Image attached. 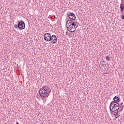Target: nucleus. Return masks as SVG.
I'll return each instance as SVG.
<instances>
[{
  "label": "nucleus",
  "mask_w": 124,
  "mask_h": 124,
  "mask_svg": "<svg viewBox=\"0 0 124 124\" xmlns=\"http://www.w3.org/2000/svg\"><path fill=\"white\" fill-rule=\"evenodd\" d=\"M124 105H122V106H121V107H120V108H121L118 111L119 113H120V112H122V111H123V110L124 109Z\"/></svg>",
  "instance_id": "obj_13"
},
{
  "label": "nucleus",
  "mask_w": 124,
  "mask_h": 124,
  "mask_svg": "<svg viewBox=\"0 0 124 124\" xmlns=\"http://www.w3.org/2000/svg\"><path fill=\"white\" fill-rule=\"evenodd\" d=\"M66 34H67V32H66Z\"/></svg>",
  "instance_id": "obj_20"
},
{
  "label": "nucleus",
  "mask_w": 124,
  "mask_h": 124,
  "mask_svg": "<svg viewBox=\"0 0 124 124\" xmlns=\"http://www.w3.org/2000/svg\"><path fill=\"white\" fill-rule=\"evenodd\" d=\"M76 24H77V22H75L74 21H73L72 23L70 24L71 26H73V27H77Z\"/></svg>",
  "instance_id": "obj_12"
},
{
  "label": "nucleus",
  "mask_w": 124,
  "mask_h": 124,
  "mask_svg": "<svg viewBox=\"0 0 124 124\" xmlns=\"http://www.w3.org/2000/svg\"><path fill=\"white\" fill-rule=\"evenodd\" d=\"M121 19H124V16H121Z\"/></svg>",
  "instance_id": "obj_16"
},
{
  "label": "nucleus",
  "mask_w": 124,
  "mask_h": 124,
  "mask_svg": "<svg viewBox=\"0 0 124 124\" xmlns=\"http://www.w3.org/2000/svg\"><path fill=\"white\" fill-rule=\"evenodd\" d=\"M113 100H114V102H117V103H118V102H120V100L119 97H118L117 96H115L113 98Z\"/></svg>",
  "instance_id": "obj_8"
},
{
  "label": "nucleus",
  "mask_w": 124,
  "mask_h": 124,
  "mask_svg": "<svg viewBox=\"0 0 124 124\" xmlns=\"http://www.w3.org/2000/svg\"><path fill=\"white\" fill-rule=\"evenodd\" d=\"M120 109V104L118 102L112 101L110 103L109 105V109L111 112H118Z\"/></svg>",
  "instance_id": "obj_2"
},
{
  "label": "nucleus",
  "mask_w": 124,
  "mask_h": 124,
  "mask_svg": "<svg viewBox=\"0 0 124 124\" xmlns=\"http://www.w3.org/2000/svg\"><path fill=\"white\" fill-rule=\"evenodd\" d=\"M68 27H69V29H71L73 26L70 24L69 25H68Z\"/></svg>",
  "instance_id": "obj_15"
},
{
  "label": "nucleus",
  "mask_w": 124,
  "mask_h": 124,
  "mask_svg": "<svg viewBox=\"0 0 124 124\" xmlns=\"http://www.w3.org/2000/svg\"><path fill=\"white\" fill-rule=\"evenodd\" d=\"M14 27H15V29H19V30H25L26 28V24L24 21H19L18 23V24H15Z\"/></svg>",
  "instance_id": "obj_3"
},
{
  "label": "nucleus",
  "mask_w": 124,
  "mask_h": 124,
  "mask_svg": "<svg viewBox=\"0 0 124 124\" xmlns=\"http://www.w3.org/2000/svg\"><path fill=\"white\" fill-rule=\"evenodd\" d=\"M114 113H116V114H114V116H115L116 119H118L119 117H120V113L118 111H115Z\"/></svg>",
  "instance_id": "obj_9"
},
{
  "label": "nucleus",
  "mask_w": 124,
  "mask_h": 124,
  "mask_svg": "<svg viewBox=\"0 0 124 124\" xmlns=\"http://www.w3.org/2000/svg\"><path fill=\"white\" fill-rule=\"evenodd\" d=\"M73 20H69L66 22V26H69L70 25H71L72 22Z\"/></svg>",
  "instance_id": "obj_10"
},
{
  "label": "nucleus",
  "mask_w": 124,
  "mask_h": 124,
  "mask_svg": "<svg viewBox=\"0 0 124 124\" xmlns=\"http://www.w3.org/2000/svg\"><path fill=\"white\" fill-rule=\"evenodd\" d=\"M67 29L68 30H68H69V26H68L67 25Z\"/></svg>",
  "instance_id": "obj_17"
},
{
  "label": "nucleus",
  "mask_w": 124,
  "mask_h": 124,
  "mask_svg": "<svg viewBox=\"0 0 124 124\" xmlns=\"http://www.w3.org/2000/svg\"><path fill=\"white\" fill-rule=\"evenodd\" d=\"M16 124H19V122H16Z\"/></svg>",
  "instance_id": "obj_19"
},
{
  "label": "nucleus",
  "mask_w": 124,
  "mask_h": 124,
  "mask_svg": "<svg viewBox=\"0 0 124 124\" xmlns=\"http://www.w3.org/2000/svg\"><path fill=\"white\" fill-rule=\"evenodd\" d=\"M76 28H77V26H73L71 28H70L69 30H68V31L71 32H74V31H76Z\"/></svg>",
  "instance_id": "obj_7"
},
{
  "label": "nucleus",
  "mask_w": 124,
  "mask_h": 124,
  "mask_svg": "<svg viewBox=\"0 0 124 124\" xmlns=\"http://www.w3.org/2000/svg\"><path fill=\"white\" fill-rule=\"evenodd\" d=\"M106 60L107 61H110V58H109V57H108V56H107L106 57Z\"/></svg>",
  "instance_id": "obj_14"
},
{
  "label": "nucleus",
  "mask_w": 124,
  "mask_h": 124,
  "mask_svg": "<svg viewBox=\"0 0 124 124\" xmlns=\"http://www.w3.org/2000/svg\"><path fill=\"white\" fill-rule=\"evenodd\" d=\"M67 17L71 20H75V19H76V16L73 13H70L69 14L67 13Z\"/></svg>",
  "instance_id": "obj_4"
},
{
  "label": "nucleus",
  "mask_w": 124,
  "mask_h": 124,
  "mask_svg": "<svg viewBox=\"0 0 124 124\" xmlns=\"http://www.w3.org/2000/svg\"><path fill=\"white\" fill-rule=\"evenodd\" d=\"M52 44H54L57 42V36L55 35H52L51 36L50 41Z\"/></svg>",
  "instance_id": "obj_6"
},
{
  "label": "nucleus",
  "mask_w": 124,
  "mask_h": 124,
  "mask_svg": "<svg viewBox=\"0 0 124 124\" xmlns=\"http://www.w3.org/2000/svg\"><path fill=\"white\" fill-rule=\"evenodd\" d=\"M120 9H121V12H123L124 9V5H123V4H120Z\"/></svg>",
  "instance_id": "obj_11"
},
{
  "label": "nucleus",
  "mask_w": 124,
  "mask_h": 124,
  "mask_svg": "<svg viewBox=\"0 0 124 124\" xmlns=\"http://www.w3.org/2000/svg\"><path fill=\"white\" fill-rule=\"evenodd\" d=\"M50 93H51V89H49V88L46 86H43L39 91V94L41 97H48Z\"/></svg>",
  "instance_id": "obj_1"
},
{
  "label": "nucleus",
  "mask_w": 124,
  "mask_h": 124,
  "mask_svg": "<svg viewBox=\"0 0 124 124\" xmlns=\"http://www.w3.org/2000/svg\"><path fill=\"white\" fill-rule=\"evenodd\" d=\"M123 104H124V103H123V102H122V103L120 104V105H123Z\"/></svg>",
  "instance_id": "obj_18"
},
{
  "label": "nucleus",
  "mask_w": 124,
  "mask_h": 124,
  "mask_svg": "<svg viewBox=\"0 0 124 124\" xmlns=\"http://www.w3.org/2000/svg\"><path fill=\"white\" fill-rule=\"evenodd\" d=\"M45 41L49 42L51 40V34L49 33H46L44 35Z\"/></svg>",
  "instance_id": "obj_5"
}]
</instances>
